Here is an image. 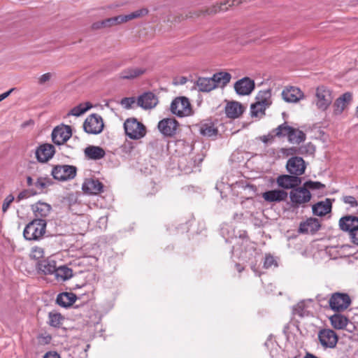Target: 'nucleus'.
Masks as SVG:
<instances>
[{"label": "nucleus", "instance_id": "aec40b11", "mask_svg": "<svg viewBox=\"0 0 358 358\" xmlns=\"http://www.w3.org/2000/svg\"><path fill=\"white\" fill-rule=\"evenodd\" d=\"M245 108L239 102L231 101L227 103L224 108L226 116L230 119H236L241 116Z\"/></svg>", "mask_w": 358, "mask_h": 358}, {"label": "nucleus", "instance_id": "393cba45", "mask_svg": "<svg viewBox=\"0 0 358 358\" xmlns=\"http://www.w3.org/2000/svg\"><path fill=\"white\" fill-rule=\"evenodd\" d=\"M262 197L268 202H280L286 200L287 193L282 189H273L263 193Z\"/></svg>", "mask_w": 358, "mask_h": 358}, {"label": "nucleus", "instance_id": "bb28decb", "mask_svg": "<svg viewBox=\"0 0 358 358\" xmlns=\"http://www.w3.org/2000/svg\"><path fill=\"white\" fill-rule=\"evenodd\" d=\"M36 267L40 273L44 275H51L55 273L57 265L55 260L45 259L39 261Z\"/></svg>", "mask_w": 358, "mask_h": 358}, {"label": "nucleus", "instance_id": "a18cd8bd", "mask_svg": "<svg viewBox=\"0 0 358 358\" xmlns=\"http://www.w3.org/2000/svg\"><path fill=\"white\" fill-rule=\"evenodd\" d=\"M44 255V250L42 248L35 246L31 248L30 252V257L33 259H41Z\"/></svg>", "mask_w": 358, "mask_h": 358}, {"label": "nucleus", "instance_id": "3c124183", "mask_svg": "<svg viewBox=\"0 0 358 358\" xmlns=\"http://www.w3.org/2000/svg\"><path fill=\"white\" fill-rule=\"evenodd\" d=\"M38 342L41 345H46L50 343L52 337L49 334H41L37 338Z\"/></svg>", "mask_w": 358, "mask_h": 358}, {"label": "nucleus", "instance_id": "864d4df0", "mask_svg": "<svg viewBox=\"0 0 358 358\" xmlns=\"http://www.w3.org/2000/svg\"><path fill=\"white\" fill-rule=\"evenodd\" d=\"M30 192L29 190H23L21 192L19 193V194L17 196V201H20L21 200L27 199L30 196Z\"/></svg>", "mask_w": 358, "mask_h": 358}, {"label": "nucleus", "instance_id": "9b49d317", "mask_svg": "<svg viewBox=\"0 0 358 358\" xmlns=\"http://www.w3.org/2000/svg\"><path fill=\"white\" fill-rule=\"evenodd\" d=\"M72 132L70 126L62 125L55 127L52 132V141L57 145L66 143L71 136Z\"/></svg>", "mask_w": 358, "mask_h": 358}, {"label": "nucleus", "instance_id": "6e6d98bb", "mask_svg": "<svg viewBox=\"0 0 358 358\" xmlns=\"http://www.w3.org/2000/svg\"><path fill=\"white\" fill-rule=\"evenodd\" d=\"M51 73H44L43 75H42L39 78H38V83L39 84H44L45 83L49 81L51 78Z\"/></svg>", "mask_w": 358, "mask_h": 358}, {"label": "nucleus", "instance_id": "20e7f679", "mask_svg": "<svg viewBox=\"0 0 358 358\" xmlns=\"http://www.w3.org/2000/svg\"><path fill=\"white\" fill-rule=\"evenodd\" d=\"M148 13V10L143 8L128 15H120L113 17L106 18L103 20L105 29L111 28L121 24L126 23L131 20L145 16Z\"/></svg>", "mask_w": 358, "mask_h": 358}, {"label": "nucleus", "instance_id": "de8ad7c7", "mask_svg": "<svg viewBox=\"0 0 358 358\" xmlns=\"http://www.w3.org/2000/svg\"><path fill=\"white\" fill-rule=\"evenodd\" d=\"M137 100L134 97H125L121 100V104L127 109L131 108Z\"/></svg>", "mask_w": 358, "mask_h": 358}, {"label": "nucleus", "instance_id": "37998d69", "mask_svg": "<svg viewBox=\"0 0 358 358\" xmlns=\"http://www.w3.org/2000/svg\"><path fill=\"white\" fill-rule=\"evenodd\" d=\"M306 147H292L289 148H282L281 152L284 155L287 156L289 155H303L306 152Z\"/></svg>", "mask_w": 358, "mask_h": 358}, {"label": "nucleus", "instance_id": "f704fd0d", "mask_svg": "<svg viewBox=\"0 0 358 358\" xmlns=\"http://www.w3.org/2000/svg\"><path fill=\"white\" fill-rule=\"evenodd\" d=\"M256 101L268 108L272 104L271 90L268 89L259 91L256 96Z\"/></svg>", "mask_w": 358, "mask_h": 358}, {"label": "nucleus", "instance_id": "4be33fe9", "mask_svg": "<svg viewBox=\"0 0 358 358\" xmlns=\"http://www.w3.org/2000/svg\"><path fill=\"white\" fill-rule=\"evenodd\" d=\"M255 88V83L249 78L238 80L234 85L236 92L241 95L250 94Z\"/></svg>", "mask_w": 358, "mask_h": 358}, {"label": "nucleus", "instance_id": "cd10ccee", "mask_svg": "<svg viewBox=\"0 0 358 358\" xmlns=\"http://www.w3.org/2000/svg\"><path fill=\"white\" fill-rule=\"evenodd\" d=\"M103 185L98 180H88L85 182L83 189L85 192L90 194H97L102 192Z\"/></svg>", "mask_w": 358, "mask_h": 358}, {"label": "nucleus", "instance_id": "2eb2a0df", "mask_svg": "<svg viewBox=\"0 0 358 358\" xmlns=\"http://www.w3.org/2000/svg\"><path fill=\"white\" fill-rule=\"evenodd\" d=\"M276 182L283 189H294L301 183V179L295 175H281L277 178Z\"/></svg>", "mask_w": 358, "mask_h": 358}, {"label": "nucleus", "instance_id": "dca6fc26", "mask_svg": "<svg viewBox=\"0 0 358 358\" xmlns=\"http://www.w3.org/2000/svg\"><path fill=\"white\" fill-rule=\"evenodd\" d=\"M321 224L318 219L315 217L307 218L299 224L298 232L299 234H314L320 230Z\"/></svg>", "mask_w": 358, "mask_h": 358}, {"label": "nucleus", "instance_id": "b1692460", "mask_svg": "<svg viewBox=\"0 0 358 358\" xmlns=\"http://www.w3.org/2000/svg\"><path fill=\"white\" fill-rule=\"evenodd\" d=\"M145 67H129L120 73V78L124 80H133L139 78L147 72Z\"/></svg>", "mask_w": 358, "mask_h": 358}, {"label": "nucleus", "instance_id": "423d86ee", "mask_svg": "<svg viewBox=\"0 0 358 358\" xmlns=\"http://www.w3.org/2000/svg\"><path fill=\"white\" fill-rule=\"evenodd\" d=\"M311 197L312 196L310 191L306 189L303 185L301 187L298 186L295 189H292L289 192L292 206L294 208L304 206L306 203L310 201Z\"/></svg>", "mask_w": 358, "mask_h": 358}, {"label": "nucleus", "instance_id": "680f3d73", "mask_svg": "<svg viewBox=\"0 0 358 358\" xmlns=\"http://www.w3.org/2000/svg\"><path fill=\"white\" fill-rule=\"evenodd\" d=\"M185 82H186V78H182V83H185Z\"/></svg>", "mask_w": 358, "mask_h": 358}, {"label": "nucleus", "instance_id": "412c9836", "mask_svg": "<svg viewBox=\"0 0 358 358\" xmlns=\"http://www.w3.org/2000/svg\"><path fill=\"white\" fill-rule=\"evenodd\" d=\"M340 229L350 234L353 230L358 228V217L354 215H345L340 218L338 222Z\"/></svg>", "mask_w": 358, "mask_h": 358}, {"label": "nucleus", "instance_id": "79ce46f5", "mask_svg": "<svg viewBox=\"0 0 358 358\" xmlns=\"http://www.w3.org/2000/svg\"><path fill=\"white\" fill-rule=\"evenodd\" d=\"M292 128L293 127L287 125V124L285 122L275 128L273 132L274 133V135L278 137L288 136Z\"/></svg>", "mask_w": 358, "mask_h": 358}, {"label": "nucleus", "instance_id": "5fc2aeb1", "mask_svg": "<svg viewBox=\"0 0 358 358\" xmlns=\"http://www.w3.org/2000/svg\"><path fill=\"white\" fill-rule=\"evenodd\" d=\"M349 235L352 242L354 244L358 245V227L353 230Z\"/></svg>", "mask_w": 358, "mask_h": 358}, {"label": "nucleus", "instance_id": "4468645a", "mask_svg": "<svg viewBox=\"0 0 358 358\" xmlns=\"http://www.w3.org/2000/svg\"><path fill=\"white\" fill-rule=\"evenodd\" d=\"M288 172L292 175L301 176L304 173L306 164L304 160L299 157H292L287 162Z\"/></svg>", "mask_w": 358, "mask_h": 358}, {"label": "nucleus", "instance_id": "58836bf2", "mask_svg": "<svg viewBox=\"0 0 358 358\" xmlns=\"http://www.w3.org/2000/svg\"><path fill=\"white\" fill-rule=\"evenodd\" d=\"M92 107V105L90 103H80L77 106L73 107L68 113L67 116L73 115L78 117L83 113H85L86 111H87L89 109H90Z\"/></svg>", "mask_w": 358, "mask_h": 358}, {"label": "nucleus", "instance_id": "8fccbe9b", "mask_svg": "<svg viewBox=\"0 0 358 358\" xmlns=\"http://www.w3.org/2000/svg\"><path fill=\"white\" fill-rule=\"evenodd\" d=\"M272 266H277V262L275 258L270 255H266L264 262V267L265 268H271Z\"/></svg>", "mask_w": 358, "mask_h": 358}, {"label": "nucleus", "instance_id": "5701e85b", "mask_svg": "<svg viewBox=\"0 0 358 358\" xmlns=\"http://www.w3.org/2000/svg\"><path fill=\"white\" fill-rule=\"evenodd\" d=\"M332 203L329 199L319 201L312 206V210L314 215L322 217L331 211Z\"/></svg>", "mask_w": 358, "mask_h": 358}, {"label": "nucleus", "instance_id": "39448f33", "mask_svg": "<svg viewBox=\"0 0 358 358\" xmlns=\"http://www.w3.org/2000/svg\"><path fill=\"white\" fill-rule=\"evenodd\" d=\"M171 112L178 117L189 116L192 114V106L189 100L185 96L175 98L170 106Z\"/></svg>", "mask_w": 358, "mask_h": 358}, {"label": "nucleus", "instance_id": "603ef678", "mask_svg": "<svg viewBox=\"0 0 358 358\" xmlns=\"http://www.w3.org/2000/svg\"><path fill=\"white\" fill-rule=\"evenodd\" d=\"M91 29L94 31L105 29L103 20L93 22L91 25Z\"/></svg>", "mask_w": 358, "mask_h": 358}, {"label": "nucleus", "instance_id": "bf43d9fd", "mask_svg": "<svg viewBox=\"0 0 358 358\" xmlns=\"http://www.w3.org/2000/svg\"><path fill=\"white\" fill-rule=\"evenodd\" d=\"M27 185L29 187H31L34 185L33 179L31 176L27 177Z\"/></svg>", "mask_w": 358, "mask_h": 358}, {"label": "nucleus", "instance_id": "13d9d810", "mask_svg": "<svg viewBox=\"0 0 358 358\" xmlns=\"http://www.w3.org/2000/svg\"><path fill=\"white\" fill-rule=\"evenodd\" d=\"M13 90V89H10V90H8V92H4V93L1 94L0 95V102H1V101H3V99H5L6 98H7V97L10 95V94L11 93V92H12Z\"/></svg>", "mask_w": 358, "mask_h": 358}, {"label": "nucleus", "instance_id": "09e8293b", "mask_svg": "<svg viewBox=\"0 0 358 358\" xmlns=\"http://www.w3.org/2000/svg\"><path fill=\"white\" fill-rule=\"evenodd\" d=\"M14 199L15 198L13 194H9L5 198L2 205V211L3 213H6L8 210L10 204L13 202Z\"/></svg>", "mask_w": 358, "mask_h": 358}, {"label": "nucleus", "instance_id": "a878e982", "mask_svg": "<svg viewBox=\"0 0 358 358\" xmlns=\"http://www.w3.org/2000/svg\"><path fill=\"white\" fill-rule=\"evenodd\" d=\"M31 209L36 217L43 219V217H46L49 215L51 212L52 207L47 203L38 201L31 206Z\"/></svg>", "mask_w": 358, "mask_h": 358}, {"label": "nucleus", "instance_id": "4d7b16f0", "mask_svg": "<svg viewBox=\"0 0 358 358\" xmlns=\"http://www.w3.org/2000/svg\"><path fill=\"white\" fill-rule=\"evenodd\" d=\"M43 358H61L59 355L56 352H48L43 356Z\"/></svg>", "mask_w": 358, "mask_h": 358}, {"label": "nucleus", "instance_id": "4c0bfd02", "mask_svg": "<svg viewBox=\"0 0 358 358\" xmlns=\"http://www.w3.org/2000/svg\"><path fill=\"white\" fill-rule=\"evenodd\" d=\"M48 324L53 327H60L64 322V317L61 313L56 311L50 312L48 314Z\"/></svg>", "mask_w": 358, "mask_h": 358}, {"label": "nucleus", "instance_id": "ddd939ff", "mask_svg": "<svg viewBox=\"0 0 358 358\" xmlns=\"http://www.w3.org/2000/svg\"><path fill=\"white\" fill-rule=\"evenodd\" d=\"M178 127V122L174 118H164L160 120L157 127L165 136H173L176 134Z\"/></svg>", "mask_w": 358, "mask_h": 358}, {"label": "nucleus", "instance_id": "72a5a7b5", "mask_svg": "<svg viewBox=\"0 0 358 358\" xmlns=\"http://www.w3.org/2000/svg\"><path fill=\"white\" fill-rule=\"evenodd\" d=\"M212 78L215 84V88L223 87L230 82L231 76L227 72L220 71L215 73Z\"/></svg>", "mask_w": 358, "mask_h": 358}, {"label": "nucleus", "instance_id": "a19ab883", "mask_svg": "<svg viewBox=\"0 0 358 358\" xmlns=\"http://www.w3.org/2000/svg\"><path fill=\"white\" fill-rule=\"evenodd\" d=\"M52 184V181L50 178L40 177L37 179L36 182L34 183V185L39 191V193H43L44 192L45 189H46Z\"/></svg>", "mask_w": 358, "mask_h": 358}, {"label": "nucleus", "instance_id": "49530a36", "mask_svg": "<svg viewBox=\"0 0 358 358\" xmlns=\"http://www.w3.org/2000/svg\"><path fill=\"white\" fill-rule=\"evenodd\" d=\"M303 187L306 188V189H322L324 187V185L322 184L320 182H315V181H307L303 183Z\"/></svg>", "mask_w": 358, "mask_h": 358}, {"label": "nucleus", "instance_id": "7c9ffc66", "mask_svg": "<svg viewBox=\"0 0 358 358\" xmlns=\"http://www.w3.org/2000/svg\"><path fill=\"white\" fill-rule=\"evenodd\" d=\"M54 275L57 281L64 282L72 278L73 271L65 265L57 266Z\"/></svg>", "mask_w": 358, "mask_h": 358}, {"label": "nucleus", "instance_id": "c03bdc74", "mask_svg": "<svg viewBox=\"0 0 358 358\" xmlns=\"http://www.w3.org/2000/svg\"><path fill=\"white\" fill-rule=\"evenodd\" d=\"M341 201L350 208H357L358 206V201L357 199L350 195H343L341 197Z\"/></svg>", "mask_w": 358, "mask_h": 358}, {"label": "nucleus", "instance_id": "6ab92c4d", "mask_svg": "<svg viewBox=\"0 0 358 358\" xmlns=\"http://www.w3.org/2000/svg\"><path fill=\"white\" fill-rule=\"evenodd\" d=\"M352 99L351 92H345L336 99L333 104V113L334 115H341L347 108Z\"/></svg>", "mask_w": 358, "mask_h": 358}, {"label": "nucleus", "instance_id": "6e6552de", "mask_svg": "<svg viewBox=\"0 0 358 358\" xmlns=\"http://www.w3.org/2000/svg\"><path fill=\"white\" fill-rule=\"evenodd\" d=\"M104 124L102 117L97 114H92L89 115L84 124L85 131L88 134H98L103 131Z\"/></svg>", "mask_w": 358, "mask_h": 358}, {"label": "nucleus", "instance_id": "e433bc0d", "mask_svg": "<svg viewBox=\"0 0 358 358\" xmlns=\"http://www.w3.org/2000/svg\"><path fill=\"white\" fill-rule=\"evenodd\" d=\"M331 325L337 329H344L348 324V319L339 314H335L329 318Z\"/></svg>", "mask_w": 358, "mask_h": 358}, {"label": "nucleus", "instance_id": "9d476101", "mask_svg": "<svg viewBox=\"0 0 358 358\" xmlns=\"http://www.w3.org/2000/svg\"><path fill=\"white\" fill-rule=\"evenodd\" d=\"M281 96L287 103H298L305 98L304 93L299 87L294 86L285 87L281 92Z\"/></svg>", "mask_w": 358, "mask_h": 358}, {"label": "nucleus", "instance_id": "1a4fd4ad", "mask_svg": "<svg viewBox=\"0 0 358 358\" xmlns=\"http://www.w3.org/2000/svg\"><path fill=\"white\" fill-rule=\"evenodd\" d=\"M76 175V168L69 165H59L52 170V176L58 180H68L73 179Z\"/></svg>", "mask_w": 358, "mask_h": 358}, {"label": "nucleus", "instance_id": "f8f14e48", "mask_svg": "<svg viewBox=\"0 0 358 358\" xmlns=\"http://www.w3.org/2000/svg\"><path fill=\"white\" fill-rule=\"evenodd\" d=\"M318 338L321 345L325 348H334L338 342L336 334L329 329L320 330L318 333Z\"/></svg>", "mask_w": 358, "mask_h": 358}, {"label": "nucleus", "instance_id": "052dcab7", "mask_svg": "<svg viewBox=\"0 0 358 358\" xmlns=\"http://www.w3.org/2000/svg\"><path fill=\"white\" fill-rule=\"evenodd\" d=\"M185 82H186V78H182V83H185Z\"/></svg>", "mask_w": 358, "mask_h": 358}, {"label": "nucleus", "instance_id": "c85d7f7f", "mask_svg": "<svg viewBox=\"0 0 358 358\" xmlns=\"http://www.w3.org/2000/svg\"><path fill=\"white\" fill-rule=\"evenodd\" d=\"M85 156L90 159L98 160L104 157L105 150L95 145H89L84 150Z\"/></svg>", "mask_w": 358, "mask_h": 358}, {"label": "nucleus", "instance_id": "a211bd4d", "mask_svg": "<svg viewBox=\"0 0 358 358\" xmlns=\"http://www.w3.org/2000/svg\"><path fill=\"white\" fill-rule=\"evenodd\" d=\"M158 103L157 96L152 92H145L140 95L137 99L138 106L143 109H152L155 108Z\"/></svg>", "mask_w": 358, "mask_h": 358}, {"label": "nucleus", "instance_id": "c9c22d12", "mask_svg": "<svg viewBox=\"0 0 358 358\" xmlns=\"http://www.w3.org/2000/svg\"><path fill=\"white\" fill-rule=\"evenodd\" d=\"M287 138L290 143L299 144L306 140V136L299 129L292 128L290 134L287 136Z\"/></svg>", "mask_w": 358, "mask_h": 358}, {"label": "nucleus", "instance_id": "473e14b6", "mask_svg": "<svg viewBox=\"0 0 358 358\" xmlns=\"http://www.w3.org/2000/svg\"><path fill=\"white\" fill-rule=\"evenodd\" d=\"M199 91L208 92L215 88L213 78H199L196 82Z\"/></svg>", "mask_w": 358, "mask_h": 358}, {"label": "nucleus", "instance_id": "c756f323", "mask_svg": "<svg viewBox=\"0 0 358 358\" xmlns=\"http://www.w3.org/2000/svg\"><path fill=\"white\" fill-rule=\"evenodd\" d=\"M199 131L201 135L207 137L216 136L218 129L212 122H201L199 125Z\"/></svg>", "mask_w": 358, "mask_h": 358}, {"label": "nucleus", "instance_id": "f03ea898", "mask_svg": "<svg viewBox=\"0 0 358 358\" xmlns=\"http://www.w3.org/2000/svg\"><path fill=\"white\" fill-rule=\"evenodd\" d=\"M47 222L43 219H34L28 223L24 231L23 236L28 241H38L45 233Z\"/></svg>", "mask_w": 358, "mask_h": 358}, {"label": "nucleus", "instance_id": "0eeeda50", "mask_svg": "<svg viewBox=\"0 0 358 358\" xmlns=\"http://www.w3.org/2000/svg\"><path fill=\"white\" fill-rule=\"evenodd\" d=\"M329 303L331 310L341 312L348 308L351 303V299L347 294L336 292L330 297Z\"/></svg>", "mask_w": 358, "mask_h": 358}, {"label": "nucleus", "instance_id": "2f4dec72", "mask_svg": "<svg viewBox=\"0 0 358 358\" xmlns=\"http://www.w3.org/2000/svg\"><path fill=\"white\" fill-rule=\"evenodd\" d=\"M76 294L71 292H63L59 294L57 298V303L62 307H69L76 301Z\"/></svg>", "mask_w": 358, "mask_h": 358}, {"label": "nucleus", "instance_id": "e2e57ef3", "mask_svg": "<svg viewBox=\"0 0 358 358\" xmlns=\"http://www.w3.org/2000/svg\"><path fill=\"white\" fill-rule=\"evenodd\" d=\"M357 317H358V315H357Z\"/></svg>", "mask_w": 358, "mask_h": 358}, {"label": "nucleus", "instance_id": "7ed1b4c3", "mask_svg": "<svg viewBox=\"0 0 358 358\" xmlns=\"http://www.w3.org/2000/svg\"><path fill=\"white\" fill-rule=\"evenodd\" d=\"M124 129L126 135L133 140H139L143 138L147 133L145 126L134 117H130L125 120Z\"/></svg>", "mask_w": 358, "mask_h": 358}, {"label": "nucleus", "instance_id": "f3484780", "mask_svg": "<svg viewBox=\"0 0 358 358\" xmlns=\"http://www.w3.org/2000/svg\"><path fill=\"white\" fill-rule=\"evenodd\" d=\"M55 153V148L52 144L44 143L37 148L36 157L40 162H46L54 156Z\"/></svg>", "mask_w": 358, "mask_h": 358}, {"label": "nucleus", "instance_id": "f257e3e1", "mask_svg": "<svg viewBox=\"0 0 358 358\" xmlns=\"http://www.w3.org/2000/svg\"><path fill=\"white\" fill-rule=\"evenodd\" d=\"M333 100V90L330 87L321 85L315 88L313 102L317 110L326 111L331 105Z\"/></svg>", "mask_w": 358, "mask_h": 358}, {"label": "nucleus", "instance_id": "ea45409f", "mask_svg": "<svg viewBox=\"0 0 358 358\" xmlns=\"http://www.w3.org/2000/svg\"><path fill=\"white\" fill-rule=\"evenodd\" d=\"M267 108L263 106L259 102L255 101L250 106V113L252 117L262 118L265 115V110Z\"/></svg>", "mask_w": 358, "mask_h": 358}]
</instances>
